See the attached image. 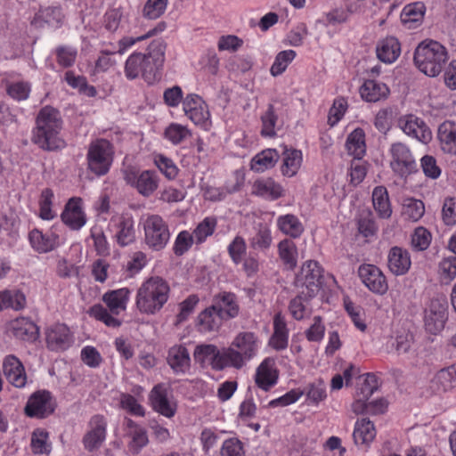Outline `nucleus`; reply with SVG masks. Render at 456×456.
<instances>
[{
  "mask_svg": "<svg viewBox=\"0 0 456 456\" xmlns=\"http://www.w3.org/2000/svg\"><path fill=\"white\" fill-rule=\"evenodd\" d=\"M149 401L155 411L167 418L173 417L176 411L172 391L166 384L159 383L154 386L150 392Z\"/></svg>",
  "mask_w": 456,
  "mask_h": 456,
  "instance_id": "13",
  "label": "nucleus"
},
{
  "mask_svg": "<svg viewBox=\"0 0 456 456\" xmlns=\"http://www.w3.org/2000/svg\"><path fill=\"white\" fill-rule=\"evenodd\" d=\"M448 303L444 297L432 298L425 309L424 323L431 334H437L444 328L448 318Z\"/></svg>",
  "mask_w": 456,
  "mask_h": 456,
  "instance_id": "10",
  "label": "nucleus"
},
{
  "mask_svg": "<svg viewBox=\"0 0 456 456\" xmlns=\"http://www.w3.org/2000/svg\"><path fill=\"white\" fill-rule=\"evenodd\" d=\"M48 348L53 351L65 350L70 346L72 337L67 325L57 323L49 328L46 332Z\"/></svg>",
  "mask_w": 456,
  "mask_h": 456,
  "instance_id": "24",
  "label": "nucleus"
},
{
  "mask_svg": "<svg viewBox=\"0 0 456 456\" xmlns=\"http://www.w3.org/2000/svg\"><path fill=\"white\" fill-rule=\"evenodd\" d=\"M426 6L422 2H414L405 5L401 12L402 22L409 28L419 26L424 18Z\"/></svg>",
  "mask_w": 456,
  "mask_h": 456,
  "instance_id": "40",
  "label": "nucleus"
},
{
  "mask_svg": "<svg viewBox=\"0 0 456 456\" xmlns=\"http://www.w3.org/2000/svg\"><path fill=\"white\" fill-rule=\"evenodd\" d=\"M12 332L19 339L35 341L38 337L37 326L28 318H17L12 322Z\"/></svg>",
  "mask_w": 456,
  "mask_h": 456,
  "instance_id": "37",
  "label": "nucleus"
},
{
  "mask_svg": "<svg viewBox=\"0 0 456 456\" xmlns=\"http://www.w3.org/2000/svg\"><path fill=\"white\" fill-rule=\"evenodd\" d=\"M224 320L220 316L212 305L202 310L197 316L196 327L201 333L217 332Z\"/></svg>",
  "mask_w": 456,
  "mask_h": 456,
  "instance_id": "26",
  "label": "nucleus"
},
{
  "mask_svg": "<svg viewBox=\"0 0 456 456\" xmlns=\"http://www.w3.org/2000/svg\"><path fill=\"white\" fill-rule=\"evenodd\" d=\"M289 330L287 322L281 313L275 314L273 317V332L269 339V346L276 351L288 347Z\"/></svg>",
  "mask_w": 456,
  "mask_h": 456,
  "instance_id": "28",
  "label": "nucleus"
},
{
  "mask_svg": "<svg viewBox=\"0 0 456 456\" xmlns=\"http://www.w3.org/2000/svg\"><path fill=\"white\" fill-rule=\"evenodd\" d=\"M303 391L307 399L314 403L323 401L327 396L325 383L322 380H316L309 384Z\"/></svg>",
  "mask_w": 456,
  "mask_h": 456,
  "instance_id": "61",
  "label": "nucleus"
},
{
  "mask_svg": "<svg viewBox=\"0 0 456 456\" xmlns=\"http://www.w3.org/2000/svg\"><path fill=\"white\" fill-rule=\"evenodd\" d=\"M3 371L13 387L22 388L26 386L28 378L22 362L14 355H7L3 362Z\"/></svg>",
  "mask_w": 456,
  "mask_h": 456,
  "instance_id": "20",
  "label": "nucleus"
},
{
  "mask_svg": "<svg viewBox=\"0 0 456 456\" xmlns=\"http://www.w3.org/2000/svg\"><path fill=\"white\" fill-rule=\"evenodd\" d=\"M126 183L145 197H151L158 189L159 183V175L152 170H139L134 167H126L123 171Z\"/></svg>",
  "mask_w": 456,
  "mask_h": 456,
  "instance_id": "8",
  "label": "nucleus"
},
{
  "mask_svg": "<svg viewBox=\"0 0 456 456\" xmlns=\"http://www.w3.org/2000/svg\"><path fill=\"white\" fill-rule=\"evenodd\" d=\"M30 446L34 454H49L52 445L49 443L48 432L41 428L34 430L31 436Z\"/></svg>",
  "mask_w": 456,
  "mask_h": 456,
  "instance_id": "49",
  "label": "nucleus"
},
{
  "mask_svg": "<svg viewBox=\"0 0 456 456\" xmlns=\"http://www.w3.org/2000/svg\"><path fill=\"white\" fill-rule=\"evenodd\" d=\"M360 94L364 101L376 102L386 99L389 94V89L386 84L370 79L360 87Z\"/></svg>",
  "mask_w": 456,
  "mask_h": 456,
  "instance_id": "35",
  "label": "nucleus"
},
{
  "mask_svg": "<svg viewBox=\"0 0 456 456\" xmlns=\"http://www.w3.org/2000/svg\"><path fill=\"white\" fill-rule=\"evenodd\" d=\"M211 305L224 322L236 318L240 314L238 297L232 292L224 291L215 295Z\"/></svg>",
  "mask_w": 456,
  "mask_h": 456,
  "instance_id": "18",
  "label": "nucleus"
},
{
  "mask_svg": "<svg viewBox=\"0 0 456 456\" xmlns=\"http://www.w3.org/2000/svg\"><path fill=\"white\" fill-rule=\"evenodd\" d=\"M378 58L385 63L394 62L400 55L401 47L395 37H389L381 40L376 48Z\"/></svg>",
  "mask_w": 456,
  "mask_h": 456,
  "instance_id": "39",
  "label": "nucleus"
},
{
  "mask_svg": "<svg viewBox=\"0 0 456 456\" xmlns=\"http://www.w3.org/2000/svg\"><path fill=\"white\" fill-rule=\"evenodd\" d=\"M437 137L444 152L456 154V123L443 122L438 127Z\"/></svg>",
  "mask_w": 456,
  "mask_h": 456,
  "instance_id": "34",
  "label": "nucleus"
},
{
  "mask_svg": "<svg viewBox=\"0 0 456 456\" xmlns=\"http://www.w3.org/2000/svg\"><path fill=\"white\" fill-rule=\"evenodd\" d=\"M278 254L281 260L289 269H294L297 263V248L294 241L284 239L278 243Z\"/></svg>",
  "mask_w": 456,
  "mask_h": 456,
  "instance_id": "48",
  "label": "nucleus"
},
{
  "mask_svg": "<svg viewBox=\"0 0 456 456\" xmlns=\"http://www.w3.org/2000/svg\"><path fill=\"white\" fill-rule=\"evenodd\" d=\"M111 221L115 222L117 229L115 237L120 246L125 247L134 241V221L131 216H121L115 220L112 219Z\"/></svg>",
  "mask_w": 456,
  "mask_h": 456,
  "instance_id": "32",
  "label": "nucleus"
},
{
  "mask_svg": "<svg viewBox=\"0 0 456 456\" xmlns=\"http://www.w3.org/2000/svg\"><path fill=\"white\" fill-rule=\"evenodd\" d=\"M221 456H245L242 443L237 438L226 439L221 447Z\"/></svg>",
  "mask_w": 456,
  "mask_h": 456,
  "instance_id": "64",
  "label": "nucleus"
},
{
  "mask_svg": "<svg viewBox=\"0 0 456 456\" xmlns=\"http://www.w3.org/2000/svg\"><path fill=\"white\" fill-rule=\"evenodd\" d=\"M56 408V401L47 390H38L33 393L24 408L27 416L30 418L45 419L51 415Z\"/></svg>",
  "mask_w": 456,
  "mask_h": 456,
  "instance_id": "12",
  "label": "nucleus"
},
{
  "mask_svg": "<svg viewBox=\"0 0 456 456\" xmlns=\"http://www.w3.org/2000/svg\"><path fill=\"white\" fill-rule=\"evenodd\" d=\"M193 356L195 361L201 365L209 364L214 370H224V364L220 361L221 352L213 344L198 345L195 347Z\"/></svg>",
  "mask_w": 456,
  "mask_h": 456,
  "instance_id": "27",
  "label": "nucleus"
},
{
  "mask_svg": "<svg viewBox=\"0 0 456 456\" xmlns=\"http://www.w3.org/2000/svg\"><path fill=\"white\" fill-rule=\"evenodd\" d=\"M183 109L195 125H205L209 119L208 106L198 94H188L183 101Z\"/></svg>",
  "mask_w": 456,
  "mask_h": 456,
  "instance_id": "17",
  "label": "nucleus"
},
{
  "mask_svg": "<svg viewBox=\"0 0 456 456\" xmlns=\"http://www.w3.org/2000/svg\"><path fill=\"white\" fill-rule=\"evenodd\" d=\"M262 130L261 134L264 136L272 137L275 135V126L277 123V116L274 113L273 105H269L266 111L261 117Z\"/></svg>",
  "mask_w": 456,
  "mask_h": 456,
  "instance_id": "60",
  "label": "nucleus"
},
{
  "mask_svg": "<svg viewBox=\"0 0 456 456\" xmlns=\"http://www.w3.org/2000/svg\"><path fill=\"white\" fill-rule=\"evenodd\" d=\"M346 147L349 155L354 159H362L366 152L365 134L363 130L356 128L352 131L346 138Z\"/></svg>",
  "mask_w": 456,
  "mask_h": 456,
  "instance_id": "43",
  "label": "nucleus"
},
{
  "mask_svg": "<svg viewBox=\"0 0 456 456\" xmlns=\"http://www.w3.org/2000/svg\"><path fill=\"white\" fill-rule=\"evenodd\" d=\"M57 62L63 68L71 67L77 59V51L75 47L60 45L55 49Z\"/></svg>",
  "mask_w": 456,
  "mask_h": 456,
  "instance_id": "57",
  "label": "nucleus"
},
{
  "mask_svg": "<svg viewBox=\"0 0 456 456\" xmlns=\"http://www.w3.org/2000/svg\"><path fill=\"white\" fill-rule=\"evenodd\" d=\"M28 239L31 247L38 253L50 252L60 244V238L53 232L43 233L34 229L29 232Z\"/></svg>",
  "mask_w": 456,
  "mask_h": 456,
  "instance_id": "31",
  "label": "nucleus"
},
{
  "mask_svg": "<svg viewBox=\"0 0 456 456\" xmlns=\"http://www.w3.org/2000/svg\"><path fill=\"white\" fill-rule=\"evenodd\" d=\"M62 120L60 112L50 106L40 110L33 129L32 142L45 151H54L65 146L61 138Z\"/></svg>",
  "mask_w": 456,
  "mask_h": 456,
  "instance_id": "2",
  "label": "nucleus"
},
{
  "mask_svg": "<svg viewBox=\"0 0 456 456\" xmlns=\"http://www.w3.org/2000/svg\"><path fill=\"white\" fill-rule=\"evenodd\" d=\"M372 205L378 216L381 219H389L393 210L386 187L377 186L372 191Z\"/></svg>",
  "mask_w": 456,
  "mask_h": 456,
  "instance_id": "38",
  "label": "nucleus"
},
{
  "mask_svg": "<svg viewBox=\"0 0 456 456\" xmlns=\"http://www.w3.org/2000/svg\"><path fill=\"white\" fill-rule=\"evenodd\" d=\"M425 214V205L422 200L414 198H405L402 203V217L405 221L418 222Z\"/></svg>",
  "mask_w": 456,
  "mask_h": 456,
  "instance_id": "46",
  "label": "nucleus"
},
{
  "mask_svg": "<svg viewBox=\"0 0 456 456\" xmlns=\"http://www.w3.org/2000/svg\"><path fill=\"white\" fill-rule=\"evenodd\" d=\"M278 229L285 235L291 238H299L304 232L301 221L293 214L279 216L276 219Z\"/></svg>",
  "mask_w": 456,
  "mask_h": 456,
  "instance_id": "41",
  "label": "nucleus"
},
{
  "mask_svg": "<svg viewBox=\"0 0 456 456\" xmlns=\"http://www.w3.org/2000/svg\"><path fill=\"white\" fill-rule=\"evenodd\" d=\"M279 158L280 155L276 150L265 149L251 159L250 167L255 172L263 173L273 167Z\"/></svg>",
  "mask_w": 456,
  "mask_h": 456,
  "instance_id": "42",
  "label": "nucleus"
},
{
  "mask_svg": "<svg viewBox=\"0 0 456 456\" xmlns=\"http://www.w3.org/2000/svg\"><path fill=\"white\" fill-rule=\"evenodd\" d=\"M129 296L130 290L127 288L107 291L102 296L107 308L101 304H95L88 309L87 314L108 327L118 328L122 322L115 315L126 309Z\"/></svg>",
  "mask_w": 456,
  "mask_h": 456,
  "instance_id": "4",
  "label": "nucleus"
},
{
  "mask_svg": "<svg viewBox=\"0 0 456 456\" xmlns=\"http://www.w3.org/2000/svg\"><path fill=\"white\" fill-rule=\"evenodd\" d=\"M144 241L153 250L163 249L170 240L167 222L159 215H149L143 222Z\"/></svg>",
  "mask_w": 456,
  "mask_h": 456,
  "instance_id": "7",
  "label": "nucleus"
},
{
  "mask_svg": "<svg viewBox=\"0 0 456 456\" xmlns=\"http://www.w3.org/2000/svg\"><path fill=\"white\" fill-rule=\"evenodd\" d=\"M26 304V297L20 290L5 289L0 291V311L7 308L20 311L25 308Z\"/></svg>",
  "mask_w": 456,
  "mask_h": 456,
  "instance_id": "45",
  "label": "nucleus"
},
{
  "mask_svg": "<svg viewBox=\"0 0 456 456\" xmlns=\"http://www.w3.org/2000/svg\"><path fill=\"white\" fill-rule=\"evenodd\" d=\"M216 220L215 217L204 218L194 229L193 237L196 243L200 244L206 240V239L211 236L216 227Z\"/></svg>",
  "mask_w": 456,
  "mask_h": 456,
  "instance_id": "54",
  "label": "nucleus"
},
{
  "mask_svg": "<svg viewBox=\"0 0 456 456\" xmlns=\"http://www.w3.org/2000/svg\"><path fill=\"white\" fill-rule=\"evenodd\" d=\"M387 266L396 276L406 274L411 266L409 251L398 246L392 247L387 255Z\"/></svg>",
  "mask_w": 456,
  "mask_h": 456,
  "instance_id": "22",
  "label": "nucleus"
},
{
  "mask_svg": "<svg viewBox=\"0 0 456 456\" xmlns=\"http://www.w3.org/2000/svg\"><path fill=\"white\" fill-rule=\"evenodd\" d=\"M62 222L72 230L81 229L86 223V218L81 208V199L71 198L61 213Z\"/></svg>",
  "mask_w": 456,
  "mask_h": 456,
  "instance_id": "25",
  "label": "nucleus"
},
{
  "mask_svg": "<svg viewBox=\"0 0 456 456\" xmlns=\"http://www.w3.org/2000/svg\"><path fill=\"white\" fill-rule=\"evenodd\" d=\"M375 436L376 428L370 419L363 418L355 422L353 438L356 445L368 446Z\"/></svg>",
  "mask_w": 456,
  "mask_h": 456,
  "instance_id": "36",
  "label": "nucleus"
},
{
  "mask_svg": "<svg viewBox=\"0 0 456 456\" xmlns=\"http://www.w3.org/2000/svg\"><path fill=\"white\" fill-rule=\"evenodd\" d=\"M232 346L237 348L246 359L250 360L257 353L258 338L253 332L242 331L235 336Z\"/></svg>",
  "mask_w": 456,
  "mask_h": 456,
  "instance_id": "33",
  "label": "nucleus"
},
{
  "mask_svg": "<svg viewBox=\"0 0 456 456\" xmlns=\"http://www.w3.org/2000/svg\"><path fill=\"white\" fill-rule=\"evenodd\" d=\"M390 167L400 177H407L417 171V162L410 148L403 142H397L390 145Z\"/></svg>",
  "mask_w": 456,
  "mask_h": 456,
  "instance_id": "9",
  "label": "nucleus"
},
{
  "mask_svg": "<svg viewBox=\"0 0 456 456\" xmlns=\"http://www.w3.org/2000/svg\"><path fill=\"white\" fill-rule=\"evenodd\" d=\"M303 164V153L300 150L284 147L281 153V173L283 176L293 177Z\"/></svg>",
  "mask_w": 456,
  "mask_h": 456,
  "instance_id": "29",
  "label": "nucleus"
},
{
  "mask_svg": "<svg viewBox=\"0 0 456 456\" xmlns=\"http://www.w3.org/2000/svg\"><path fill=\"white\" fill-rule=\"evenodd\" d=\"M53 192L51 189H45L41 192L39 200V216L44 220H52L56 216L52 209Z\"/></svg>",
  "mask_w": 456,
  "mask_h": 456,
  "instance_id": "56",
  "label": "nucleus"
},
{
  "mask_svg": "<svg viewBox=\"0 0 456 456\" xmlns=\"http://www.w3.org/2000/svg\"><path fill=\"white\" fill-rule=\"evenodd\" d=\"M228 254L235 265H239L242 261V257L246 254L247 245L245 240L237 235L228 245Z\"/></svg>",
  "mask_w": 456,
  "mask_h": 456,
  "instance_id": "59",
  "label": "nucleus"
},
{
  "mask_svg": "<svg viewBox=\"0 0 456 456\" xmlns=\"http://www.w3.org/2000/svg\"><path fill=\"white\" fill-rule=\"evenodd\" d=\"M296 52L293 50H285L280 52L270 69V72L273 77L282 74L289 64L295 59Z\"/></svg>",
  "mask_w": 456,
  "mask_h": 456,
  "instance_id": "55",
  "label": "nucleus"
},
{
  "mask_svg": "<svg viewBox=\"0 0 456 456\" xmlns=\"http://www.w3.org/2000/svg\"><path fill=\"white\" fill-rule=\"evenodd\" d=\"M220 361L224 364V369L226 367H233L236 369L242 368L245 363L249 361L239 350L229 347L221 352Z\"/></svg>",
  "mask_w": 456,
  "mask_h": 456,
  "instance_id": "52",
  "label": "nucleus"
},
{
  "mask_svg": "<svg viewBox=\"0 0 456 456\" xmlns=\"http://www.w3.org/2000/svg\"><path fill=\"white\" fill-rule=\"evenodd\" d=\"M279 379V370L273 358H265L257 367L255 381L256 386L264 391H268L274 387Z\"/></svg>",
  "mask_w": 456,
  "mask_h": 456,
  "instance_id": "19",
  "label": "nucleus"
},
{
  "mask_svg": "<svg viewBox=\"0 0 456 456\" xmlns=\"http://www.w3.org/2000/svg\"><path fill=\"white\" fill-rule=\"evenodd\" d=\"M170 288L166 280L152 276L145 280L136 292L135 306L143 314L159 313L169 297Z\"/></svg>",
  "mask_w": 456,
  "mask_h": 456,
  "instance_id": "3",
  "label": "nucleus"
},
{
  "mask_svg": "<svg viewBox=\"0 0 456 456\" xmlns=\"http://www.w3.org/2000/svg\"><path fill=\"white\" fill-rule=\"evenodd\" d=\"M114 147L106 139H96L88 145L86 152L87 170L96 176L107 175L114 160Z\"/></svg>",
  "mask_w": 456,
  "mask_h": 456,
  "instance_id": "6",
  "label": "nucleus"
},
{
  "mask_svg": "<svg viewBox=\"0 0 456 456\" xmlns=\"http://www.w3.org/2000/svg\"><path fill=\"white\" fill-rule=\"evenodd\" d=\"M448 58L446 48L435 40L422 41L414 53L416 66L430 77H435L442 72Z\"/></svg>",
  "mask_w": 456,
  "mask_h": 456,
  "instance_id": "5",
  "label": "nucleus"
},
{
  "mask_svg": "<svg viewBox=\"0 0 456 456\" xmlns=\"http://www.w3.org/2000/svg\"><path fill=\"white\" fill-rule=\"evenodd\" d=\"M166 44L162 39L153 40L146 53H134L125 63V75L133 80L139 76L152 84L160 77V70L165 61Z\"/></svg>",
  "mask_w": 456,
  "mask_h": 456,
  "instance_id": "1",
  "label": "nucleus"
},
{
  "mask_svg": "<svg viewBox=\"0 0 456 456\" xmlns=\"http://www.w3.org/2000/svg\"><path fill=\"white\" fill-rule=\"evenodd\" d=\"M398 126L406 135L423 143H428L432 138L428 126L420 118L415 115L402 116L398 119Z\"/></svg>",
  "mask_w": 456,
  "mask_h": 456,
  "instance_id": "15",
  "label": "nucleus"
},
{
  "mask_svg": "<svg viewBox=\"0 0 456 456\" xmlns=\"http://www.w3.org/2000/svg\"><path fill=\"white\" fill-rule=\"evenodd\" d=\"M359 232L365 238L374 236L378 231V226L370 210H363L357 220Z\"/></svg>",
  "mask_w": 456,
  "mask_h": 456,
  "instance_id": "50",
  "label": "nucleus"
},
{
  "mask_svg": "<svg viewBox=\"0 0 456 456\" xmlns=\"http://www.w3.org/2000/svg\"><path fill=\"white\" fill-rule=\"evenodd\" d=\"M107 420L102 415L93 416L88 422V430L83 437L86 450L94 452L99 449L106 439Z\"/></svg>",
  "mask_w": 456,
  "mask_h": 456,
  "instance_id": "14",
  "label": "nucleus"
},
{
  "mask_svg": "<svg viewBox=\"0 0 456 456\" xmlns=\"http://www.w3.org/2000/svg\"><path fill=\"white\" fill-rule=\"evenodd\" d=\"M126 435L129 438L128 450L134 454L139 453L149 443L145 428L130 419H126Z\"/></svg>",
  "mask_w": 456,
  "mask_h": 456,
  "instance_id": "30",
  "label": "nucleus"
},
{
  "mask_svg": "<svg viewBox=\"0 0 456 456\" xmlns=\"http://www.w3.org/2000/svg\"><path fill=\"white\" fill-rule=\"evenodd\" d=\"M441 217L447 226H452L456 224V198L447 197L444 199L442 205Z\"/></svg>",
  "mask_w": 456,
  "mask_h": 456,
  "instance_id": "62",
  "label": "nucleus"
},
{
  "mask_svg": "<svg viewBox=\"0 0 456 456\" xmlns=\"http://www.w3.org/2000/svg\"><path fill=\"white\" fill-rule=\"evenodd\" d=\"M251 193L267 200H276L284 196L285 190L273 178L262 177L254 182Z\"/></svg>",
  "mask_w": 456,
  "mask_h": 456,
  "instance_id": "21",
  "label": "nucleus"
},
{
  "mask_svg": "<svg viewBox=\"0 0 456 456\" xmlns=\"http://www.w3.org/2000/svg\"><path fill=\"white\" fill-rule=\"evenodd\" d=\"M432 241L431 232L423 226L414 229L411 236V246L415 251L426 250Z\"/></svg>",
  "mask_w": 456,
  "mask_h": 456,
  "instance_id": "51",
  "label": "nucleus"
},
{
  "mask_svg": "<svg viewBox=\"0 0 456 456\" xmlns=\"http://www.w3.org/2000/svg\"><path fill=\"white\" fill-rule=\"evenodd\" d=\"M154 162L160 172L169 180L175 179L178 174V168L172 159L164 156H156Z\"/></svg>",
  "mask_w": 456,
  "mask_h": 456,
  "instance_id": "63",
  "label": "nucleus"
},
{
  "mask_svg": "<svg viewBox=\"0 0 456 456\" xmlns=\"http://www.w3.org/2000/svg\"><path fill=\"white\" fill-rule=\"evenodd\" d=\"M168 0H147L142 13L143 16L155 20L159 18L166 11Z\"/></svg>",
  "mask_w": 456,
  "mask_h": 456,
  "instance_id": "58",
  "label": "nucleus"
},
{
  "mask_svg": "<svg viewBox=\"0 0 456 456\" xmlns=\"http://www.w3.org/2000/svg\"><path fill=\"white\" fill-rule=\"evenodd\" d=\"M273 244L271 229L265 224H259L255 234L249 239L250 248L265 252Z\"/></svg>",
  "mask_w": 456,
  "mask_h": 456,
  "instance_id": "47",
  "label": "nucleus"
},
{
  "mask_svg": "<svg viewBox=\"0 0 456 456\" xmlns=\"http://www.w3.org/2000/svg\"><path fill=\"white\" fill-rule=\"evenodd\" d=\"M31 92V85L28 81H14L6 84L7 94L15 101L27 100Z\"/></svg>",
  "mask_w": 456,
  "mask_h": 456,
  "instance_id": "53",
  "label": "nucleus"
},
{
  "mask_svg": "<svg viewBox=\"0 0 456 456\" xmlns=\"http://www.w3.org/2000/svg\"><path fill=\"white\" fill-rule=\"evenodd\" d=\"M437 392L447 391L456 387V364L440 370L432 379Z\"/></svg>",
  "mask_w": 456,
  "mask_h": 456,
  "instance_id": "44",
  "label": "nucleus"
},
{
  "mask_svg": "<svg viewBox=\"0 0 456 456\" xmlns=\"http://www.w3.org/2000/svg\"><path fill=\"white\" fill-rule=\"evenodd\" d=\"M322 278V269L320 265L314 260L306 261L301 267L297 275L295 284L297 287L307 289L306 292L301 291L305 297H312L318 292Z\"/></svg>",
  "mask_w": 456,
  "mask_h": 456,
  "instance_id": "11",
  "label": "nucleus"
},
{
  "mask_svg": "<svg viewBox=\"0 0 456 456\" xmlns=\"http://www.w3.org/2000/svg\"><path fill=\"white\" fill-rule=\"evenodd\" d=\"M167 362L174 373L184 375L191 370V357L188 349L183 345L169 348Z\"/></svg>",
  "mask_w": 456,
  "mask_h": 456,
  "instance_id": "23",
  "label": "nucleus"
},
{
  "mask_svg": "<svg viewBox=\"0 0 456 456\" xmlns=\"http://www.w3.org/2000/svg\"><path fill=\"white\" fill-rule=\"evenodd\" d=\"M358 273L362 283L373 293L384 295L388 289L387 279L381 270L374 265H362Z\"/></svg>",
  "mask_w": 456,
  "mask_h": 456,
  "instance_id": "16",
  "label": "nucleus"
}]
</instances>
